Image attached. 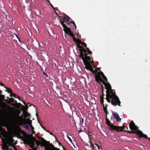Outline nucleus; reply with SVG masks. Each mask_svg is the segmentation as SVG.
<instances>
[{"mask_svg":"<svg viewBox=\"0 0 150 150\" xmlns=\"http://www.w3.org/2000/svg\"><path fill=\"white\" fill-rule=\"evenodd\" d=\"M82 131H83L82 130V129H80V130H79L78 131L79 134V133H80V132H82Z\"/></svg>","mask_w":150,"mask_h":150,"instance_id":"35","label":"nucleus"},{"mask_svg":"<svg viewBox=\"0 0 150 150\" xmlns=\"http://www.w3.org/2000/svg\"><path fill=\"white\" fill-rule=\"evenodd\" d=\"M2 91L1 90H0V93L1 94Z\"/></svg>","mask_w":150,"mask_h":150,"instance_id":"44","label":"nucleus"},{"mask_svg":"<svg viewBox=\"0 0 150 150\" xmlns=\"http://www.w3.org/2000/svg\"><path fill=\"white\" fill-rule=\"evenodd\" d=\"M24 116L25 117H29L30 116V115L26 111L24 113Z\"/></svg>","mask_w":150,"mask_h":150,"instance_id":"20","label":"nucleus"},{"mask_svg":"<svg viewBox=\"0 0 150 150\" xmlns=\"http://www.w3.org/2000/svg\"><path fill=\"white\" fill-rule=\"evenodd\" d=\"M74 25L75 28H76V25L75 24V23L74 24Z\"/></svg>","mask_w":150,"mask_h":150,"instance_id":"42","label":"nucleus"},{"mask_svg":"<svg viewBox=\"0 0 150 150\" xmlns=\"http://www.w3.org/2000/svg\"><path fill=\"white\" fill-rule=\"evenodd\" d=\"M59 17L60 19L64 20L63 17H64V16L63 17L62 16H59Z\"/></svg>","mask_w":150,"mask_h":150,"instance_id":"32","label":"nucleus"},{"mask_svg":"<svg viewBox=\"0 0 150 150\" xmlns=\"http://www.w3.org/2000/svg\"><path fill=\"white\" fill-rule=\"evenodd\" d=\"M98 70H97V71H98V70L100 71V70L99 69V68H98Z\"/></svg>","mask_w":150,"mask_h":150,"instance_id":"46","label":"nucleus"},{"mask_svg":"<svg viewBox=\"0 0 150 150\" xmlns=\"http://www.w3.org/2000/svg\"><path fill=\"white\" fill-rule=\"evenodd\" d=\"M1 83V82H0V83Z\"/></svg>","mask_w":150,"mask_h":150,"instance_id":"53","label":"nucleus"},{"mask_svg":"<svg viewBox=\"0 0 150 150\" xmlns=\"http://www.w3.org/2000/svg\"><path fill=\"white\" fill-rule=\"evenodd\" d=\"M41 125V127L45 130L47 132H49L48 131H47L46 129H45V127H43V126H42V125Z\"/></svg>","mask_w":150,"mask_h":150,"instance_id":"28","label":"nucleus"},{"mask_svg":"<svg viewBox=\"0 0 150 150\" xmlns=\"http://www.w3.org/2000/svg\"><path fill=\"white\" fill-rule=\"evenodd\" d=\"M0 85L1 86H3L5 87L3 83H0Z\"/></svg>","mask_w":150,"mask_h":150,"instance_id":"34","label":"nucleus"},{"mask_svg":"<svg viewBox=\"0 0 150 150\" xmlns=\"http://www.w3.org/2000/svg\"><path fill=\"white\" fill-rule=\"evenodd\" d=\"M90 144L91 145V146L92 147V149H94V146L93 144H92L91 143H90Z\"/></svg>","mask_w":150,"mask_h":150,"instance_id":"30","label":"nucleus"},{"mask_svg":"<svg viewBox=\"0 0 150 150\" xmlns=\"http://www.w3.org/2000/svg\"><path fill=\"white\" fill-rule=\"evenodd\" d=\"M91 59H92V58H91Z\"/></svg>","mask_w":150,"mask_h":150,"instance_id":"50","label":"nucleus"},{"mask_svg":"<svg viewBox=\"0 0 150 150\" xmlns=\"http://www.w3.org/2000/svg\"><path fill=\"white\" fill-rule=\"evenodd\" d=\"M82 42L79 39H77V40L75 42L76 43V44H80Z\"/></svg>","mask_w":150,"mask_h":150,"instance_id":"23","label":"nucleus"},{"mask_svg":"<svg viewBox=\"0 0 150 150\" xmlns=\"http://www.w3.org/2000/svg\"><path fill=\"white\" fill-rule=\"evenodd\" d=\"M81 44L83 46V47L86 48H87V45L84 42H82L81 43Z\"/></svg>","mask_w":150,"mask_h":150,"instance_id":"22","label":"nucleus"},{"mask_svg":"<svg viewBox=\"0 0 150 150\" xmlns=\"http://www.w3.org/2000/svg\"><path fill=\"white\" fill-rule=\"evenodd\" d=\"M106 123L110 127V128H109V129L111 131L116 129V128H119V127H117V126L113 124H112L110 121L107 118V117L106 118Z\"/></svg>","mask_w":150,"mask_h":150,"instance_id":"12","label":"nucleus"},{"mask_svg":"<svg viewBox=\"0 0 150 150\" xmlns=\"http://www.w3.org/2000/svg\"><path fill=\"white\" fill-rule=\"evenodd\" d=\"M17 38L18 39V41H19V42H21V40H20V38Z\"/></svg>","mask_w":150,"mask_h":150,"instance_id":"41","label":"nucleus"},{"mask_svg":"<svg viewBox=\"0 0 150 150\" xmlns=\"http://www.w3.org/2000/svg\"><path fill=\"white\" fill-rule=\"evenodd\" d=\"M5 88L6 89V90H5V91L7 92L8 93L10 94L12 92V90L10 88H8L7 87H5Z\"/></svg>","mask_w":150,"mask_h":150,"instance_id":"18","label":"nucleus"},{"mask_svg":"<svg viewBox=\"0 0 150 150\" xmlns=\"http://www.w3.org/2000/svg\"><path fill=\"white\" fill-rule=\"evenodd\" d=\"M80 123L83 124V119L82 118L81 119H80Z\"/></svg>","mask_w":150,"mask_h":150,"instance_id":"26","label":"nucleus"},{"mask_svg":"<svg viewBox=\"0 0 150 150\" xmlns=\"http://www.w3.org/2000/svg\"><path fill=\"white\" fill-rule=\"evenodd\" d=\"M67 138H68V139H69V141H70V142L71 143H72V141L71 140V138L69 137L68 136H67Z\"/></svg>","mask_w":150,"mask_h":150,"instance_id":"25","label":"nucleus"},{"mask_svg":"<svg viewBox=\"0 0 150 150\" xmlns=\"http://www.w3.org/2000/svg\"><path fill=\"white\" fill-rule=\"evenodd\" d=\"M86 57V58L82 60L85 66L86 67V69L92 72L93 74L97 73L96 71L93 69L92 67L90 64V63L93 64V60H92V61L91 60V57L90 56L87 57Z\"/></svg>","mask_w":150,"mask_h":150,"instance_id":"7","label":"nucleus"},{"mask_svg":"<svg viewBox=\"0 0 150 150\" xmlns=\"http://www.w3.org/2000/svg\"><path fill=\"white\" fill-rule=\"evenodd\" d=\"M47 1L50 4V3H51L50 1L49 0H47Z\"/></svg>","mask_w":150,"mask_h":150,"instance_id":"40","label":"nucleus"},{"mask_svg":"<svg viewBox=\"0 0 150 150\" xmlns=\"http://www.w3.org/2000/svg\"><path fill=\"white\" fill-rule=\"evenodd\" d=\"M50 5H51V7H52V8H53V9H54V7H53V5L51 4V3H50Z\"/></svg>","mask_w":150,"mask_h":150,"instance_id":"37","label":"nucleus"},{"mask_svg":"<svg viewBox=\"0 0 150 150\" xmlns=\"http://www.w3.org/2000/svg\"><path fill=\"white\" fill-rule=\"evenodd\" d=\"M77 38H80L81 37V35H79V34L78 35H77Z\"/></svg>","mask_w":150,"mask_h":150,"instance_id":"36","label":"nucleus"},{"mask_svg":"<svg viewBox=\"0 0 150 150\" xmlns=\"http://www.w3.org/2000/svg\"><path fill=\"white\" fill-rule=\"evenodd\" d=\"M14 34L16 35V37H17V38H19L18 36V35L17 34Z\"/></svg>","mask_w":150,"mask_h":150,"instance_id":"39","label":"nucleus"},{"mask_svg":"<svg viewBox=\"0 0 150 150\" xmlns=\"http://www.w3.org/2000/svg\"><path fill=\"white\" fill-rule=\"evenodd\" d=\"M106 89V100L108 102H111V104L114 106H116L117 104L120 106H121L120 104L121 102L118 97L116 95L115 93L113 92V90L112 89L111 86L109 82H105L103 83Z\"/></svg>","mask_w":150,"mask_h":150,"instance_id":"2","label":"nucleus"},{"mask_svg":"<svg viewBox=\"0 0 150 150\" xmlns=\"http://www.w3.org/2000/svg\"><path fill=\"white\" fill-rule=\"evenodd\" d=\"M38 137L39 139L40 140L42 144L40 141H37L33 137H32L33 140L35 142L37 146H38L40 145L41 146H44L45 150H59V149L55 147L52 144H50L51 148L48 146H46L48 143V142L42 137Z\"/></svg>","mask_w":150,"mask_h":150,"instance_id":"5","label":"nucleus"},{"mask_svg":"<svg viewBox=\"0 0 150 150\" xmlns=\"http://www.w3.org/2000/svg\"><path fill=\"white\" fill-rule=\"evenodd\" d=\"M60 21L63 27L64 28L63 30L66 34L69 35V36H71L72 37H73L74 36V34L72 33L70 29L67 27L66 25L64 24V21H62L61 20H60Z\"/></svg>","mask_w":150,"mask_h":150,"instance_id":"10","label":"nucleus"},{"mask_svg":"<svg viewBox=\"0 0 150 150\" xmlns=\"http://www.w3.org/2000/svg\"><path fill=\"white\" fill-rule=\"evenodd\" d=\"M108 105H106V106L105 107L104 105H103V106H102L103 107V110L104 112L106 113V115L108 114V111L107 110V107H108Z\"/></svg>","mask_w":150,"mask_h":150,"instance_id":"17","label":"nucleus"},{"mask_svg":"<svg viewBox=\"0 0 150 150\" xmlns=\"http://www.w3.org/2000/svg\"><path fill=\"white\" fill-rule=\"evenodd\" d=\"M3 146L2 149L4 150H13L12 149H8L9 146H12L14 144V140L11 135L8 133L4 137L1 139Z\"/></svg>","mask_w":150,"mask_h":150,"instance_id":"4","label":"nucleus"},{"mask_svg":"<svg viewBox=\"0 0 150 150\" xmlns=\"http://www.w3.org/2000/svg\"><path fill=\"white\" fill-rule=\"evenodd\" d=\"M3 126L4 127H7V124L6 123L5 120L1 122H0V138H1V139L2 138H3L1 137V135L4 138L8 133L5 129L3 128Z\"/></svg>","mask_w":150,"mask_h":150,"instance_id":"9","label":"nucleus"},{"mask_svg":"<svg viewBox=\"0 0 150 150\" xmlns=\"http://www.w3.org/2000/svg\"><path fill=\"white\" fill-rule=\"evenodd\" d=\"M77 45L80 52L79 57L81 58L82 60L86 58L87 57H88L87 56L88 54H92L91 51L88 48H87L86 50L83 49L79 44H77Z\"/></svg>","mask_w":150,"mask_h":150,"instance_id":"6","label":"nucleus"},{"mask_svg":"<svg viewBox=\"0 0 150 150\" xmlns=\"http://www.w3.org/2000/svg\"><path fill=\"white\" fill-rule=\"evenodd\" d=\"M95 145L97 146L98 149H100V146L96 144H95Z\"/></svg>","mask_w":150,"mask_h":150,"instance_id":"33","label":"nucleus"},{"mask_svg":"<svg viewBox=\"0 0 150 150\" xmlns=\"http://www.w3.org/2000/svg\"><path fill=\"white\" fill-rule=\"evenodd\" d=\"M10 117V118L11 119L7 118L5 120L6 123L7 124V127H11L14 128L16 129L19 130L20 129V127L23 125V127L27 130L29 129L28 125H26L27 121L25 119L24 120H23L22 115L21 116L18 115H11Z\"/></svg>","mask_w":150,"mask_h":150,"instance_id":"1","label":"nucleus"},{"mask_svg":"<svg viewBox=\"0 0 150 150\" xmlns=\"http://www.w3.org/2000/svg\"><path fill=\"white\" fill-rule=\"evenodd\" d=\"M63 18L64 20V21L65 22V23L68 25V24L67 23V22H68L70 19H71V18L67 15H65Z\"/></svg>","mask_w":150,"mask_h":150,"instance_id":"16","label":"nucleus"},{"mask_svg":"<svg viewBox=\"0 0 150 150\" xmlns=\"http://www.w3.org/2000/svg\"><path fill=\"white\" fill-rule=\"evenodd\" d=\"M101 76H102L104 80L107 82L108 81L106 77L101 71L100 72H97L96 74L95 75V79L96 81L99 82L100 84H101L100 83H104L106 82L102 80Z\"/></svg>","mask_w":150,"mask_h":150,"instance_id":"8","label":"nucleus"},{"mask_svg":"<svg viewBox=\"0 0 150 150\" xmlns=\"http://www.w3.org/2000/svg\"><path fill=\"white\" fill-rule=\"evenodd\" d=\"M26 121H28V122H27V123H28L30 125H32V121L30 120V118L28 117L27 118V120H26Z\"/></svg>","mask_w":150,"mask_h":150,"instance_id":"21","label":"nucleus"},{"mask_svg":"<svg viewBox=\"0 0 150 150\" xmlns=\"http://www.w3.org/2000/svg\"><path fill=\"white\" fill-rule=\"evenodd\" d=\"M117 127H119V128H116V129H115V130L117 132H121L123 131V129H125V127L123 126H118Z\"/></svg>","mask_w":150,"mask_h":150,"instance_id":"14","label":"nucleus"},{"mask_svg":"<svg viewBox=\"0 0 150 150\" xmlns=\"http://www.w3.org/2000/svg\"><path fill=\"white\" fill-rule=\"evenodd\" d=\"M9 100L11 101L13 103H15V102H16V101L14 99L12 98H9Z\"/></svg>","mask_w":150,"mask_h":150,"instance_id":"24","label":"nucleus"},{"mask_svg":"<svg viewBox=\"0 0 150 150\" xmlns=\"http://www.w3.org/2000/svg\"><path fill=\"white\" fill-rule=\"evenodd\" d=\"M101 87L102 88V94H103V97H102L101 96L100 97V103L101 104H102V106H103V105H104L103 104L104 101H103V98H104L103 96H104V95L103 94V86L102 84H101Z\"/></svg>","mask_w":150,"mask_h":150,"instance_id":"15","label":"nucleus"},{"mask_svg":"<svg viewBox=\"0 0 150 150\" xmlns=\"http://www.w3.org/2000/svg\"><path fill=\"white\" fill-rule=\"evenodd\" d=\"M49 133H50V134H51V135H52V133H50V132H49Z\"/></svg>","mask_w":150,"mask_h":150,"instance_id":"45","label":"nucleus"},{"mask_svg":"<svg viewBox=\"0 0 150 150\" xmlns=\"http://www.w3.org/2000/svg\"><path fill=\"white\" fill-rule=\"evenodd\" d=\"M47 1V0H46Z\"/></svg>","mask_w":150,"mask_h":150,"instance_id":"51","label":"nucleus"},{"mask_svg":"<svg viewBox=\"0 0 150 150\" xmlns=\"http://www.w3.org/2000/svg\"><path fill=\"white\" fill-rule=\"evenodd\" d=\"M70 23H71L73 24H75L74 22L73 21L71 22Z\"/></svg>","mask_w":150,"mask_h":150,"instance_id":"38","label":"nucleus"},{"mask_svg":"<svg viewBox=\"0 0 150 150\" xmlns=\"http://www.w3.org/2000/svg\"><path fill=\"white\" fill-rule=\"evenodd\" d=\"M43 74L46 76H47V78H48V75H47L46 74L44 71L42 72Z\"/></svg>","mask_w":150,"mask_h":150,"instance_id":"29","label":"nucleus"},{"mask_svg":"<svg viewBox=\"0 0 150 150\" xmlns=\"http://www.w3.org/2000/svg\"><path fill=\"white\" fill-rule=\"evenodd\" d=\"M112 114L114 117L116 119V121L117 122H120L121 120V119L120 118L117 113L113 112L112 113Z\"/></svg>","mask_w":150,"mask_h":150,"instance_id":"13","label":"nucleus"},{"mask_svg":"<svg viewBox=\"0 0 150 150\" xmlns=\"http://www.w3.org/2000/svg\"><path fill=\"white\" fill-rule=\"evenodd\" d=\"M28 150H32L30 149H29Z\"/></svg>","mask_w":150,"mask_h":150,"instance_id":"49","label":"nucleus"},{"mask_svg":"<svg viewBox=\"0 0 150 150\" xmlns=\"http://www.w3.org/2000/svg\"><path fill=\"white\" fill-rule=\"evenodd\" d=\"M58 144H59V145H60L61 144L58 141Z\"/></svg>","mask_w":150,"mask_h":150,"instance_id":"43","label":"nucleus"},{"mask_svg":"<svg viewBox=\"0 0 150 150\" xmlns=\"http://www.w3.org/2000/svg\"><path fill=\"white\" fill-rule=\"evenodd\" d=\"M1 83V82H0V83Z\"/></svg>","mask_w":150,"mask_h":150,"instance_id":"52","label":"nucleus"},{"mask_svg":"<svg viewBox=\"0 0 150 150\" xmlns=\"http://www.w3.org/2000/svg\"><path fill=\"white\" fill-rule=\"evenodd\" d=\"M130 129L132 131H129L125 130V131H126L127 132L132 134H137L139 135V137L141 138L142 137H144L146 138L149 139L150 140V138L148 137L146 135L144 134L142 132L138 129V127L136 125L135 123L133 121H132L129 125Z\"/></svg>","mask_w":150,"mask_h":150,"instance_id":"3","label":"nucleus"},{"mask_svg":"<svg viewBox=\"0 0 150 150\" xmlns=\"http://www.w3.org/2000/svg\"><path fill=\"white\" fill-rule=\"evenodd\" d=\"M27 108H25V110H27Z\"/></svg>","mask_w":150,"mask_h":150,"instance_id":"48","label":"nucleus"},{"mask_svg":"<svg viewBox=\"0 0 150 150\" xmlns=\"http://www.w3.org/2000/svg\"><path fill=\"white\" fill-rule=\"evenodd\" d=\"M10 96L11 97H12L13 96L15 98H18L19 99H20V97H17L16 95L15 94L13 93L12 92L10 94Z\"/></svg>","mask_w":150,"mask_h":150,"instance_id":"19","label":"nucleus"},{"mask_svg":"<svg viewBox=\"0 0 150 150\" xmlns=\"http://www.w3.org/2000/svg\"><path fill=\"white\" fill-rule=\"evenodd\" d=\"M127 129H128V127H127Z\"/></svg>","mask_w":150,"mask_h":150,"instance_id":"47","label":"nucleus"},{"mask_svg":"<svg viewBox=\"0 0 150 150\" xmlns=\"http://www.w3.org/2000/svg\"><path fill=\"white\" fill-rule=\"evenodd\" d=\"M25 140L26 144L29 145L30 147L33 149L34 150H37V148H35L34 147V142L33 140L30 138H25Z\"/></svg>","mask_w":150,"mask_h":150,"instance_id":"11","label":"nucleus"},{"mask_svg":"<svg viewBox=\"0 0 150 150\" xmlns=\"http://www.w3.org/2000/svg\"><path fill=\"white\" fill-rule=\"evenodd\" d=\"M73 40H74V41L75 42L76 40H77V39L76 38H75L74 36L72 37Z\"/></svg>","mask_w":150,"mask_h":150,"instance_id":"27","label":"nucleus"},{"mask_svg":"<svg viewBox=\"0 0 150 150\" xmlns=\"http://www.w3.org/2000/svg\"><path fill=\"white\" fill-rule=\"evenodd\" d=\"M31 128V130L32 131H33L34 130V127L32 125H30Z\"/></svg>","mask_w":150,"mask_h":150,"instance_id":"31","label":"nucleus"}]
</instances>
